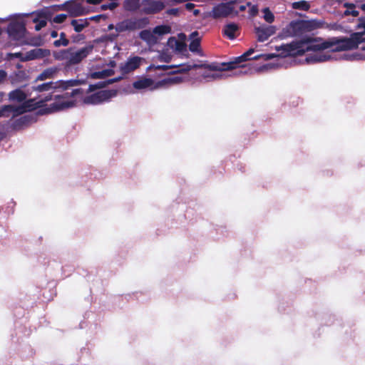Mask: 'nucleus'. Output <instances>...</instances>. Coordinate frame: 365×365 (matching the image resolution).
I'll use <instances>...</instances> for the list:
<instances>
[{
	"label": "nucleus",
	"mask_w": 365,
	"mask_h": 365,
	"mask_svg": "<svg viewBox=\"0 0 365 365\" xmlns=\"http://www.w3.org/2000/svg\"><path fill=\"white\" fill-rule=\"evenodd\" d=\"M331 46L332 43L328 41H322L319 38L304 36L299 41H294L289 43L276 47V50L280 52V55L284 57L299 56L308 51H324Z\"/></svg>",
	"instance_id": "obj_1"
},
{
	"label": "nucleus",
	"mask_w": 365,
	"mask_h": 365,
	"mask_svg": "<svg viewBox=\"0 0 365 365\" xmlns=\"http://www.w3.org/2000/svg\"><path fill=\"white\" fill-rule=\"evenodd\" d=\"M254 48H250L242 55L237 57L234 61H230L227 63H200V64H194L192 66H187L185 68H182L180 71H190L193 68H205L209 71H226L236 69L237 68H240L239 72L237 73H245L246 71H243V66H240L239 64L240 63L247 61L250 59L258 60L260 58V56H256L252 58L250 56L254 53Z\"/></svg>",
	"instance_id": "obj_2"
},
{
	"label": "nucleus",
	"mask_w": 365,
	"mask_h": 365,
	"mask_svg": "<svg viewBox=\"0 0 365 365\" xmlns=\"http://www.w3.org/2000/svg\"><path fill=\"white\" fill-rule=\"evenodd\" d=\"M93 45H87L78 51H74L75 48L71 47L60 51L56 56V58L65 61V66L70 67L71 66L80 63L90 53L93 52Z\"/></svg>",
	"instance_id": "obj_3"
},
{
	"label": "nucleus",
	"mask_w": 365,
	"mask_h": 365,
	"mask_svg": "<svg viewBox=\"0 0 365 365\" xmlns=\"http://www.w3.org/2000/svg\"><path fill=\"white\" fill-rule=\"evenodd\" d=\"M83 93V90L82 88H76L73 89L71 93L66 92L61 96H56L55 101L49 106L40 109L38 113L41 115L48 114L72 108L75 106L76 102L73 100H68V98Z\"/></svg>",
	"instance_id": "obj_4"
},
{
	"label": "nucleus",
	"mask_w": 365,
	"mask_h": 365,
	"mask_svg": "<svg viewBox=\"0 0 365 365\" xmlns=\"http://www.w3.org/2000/svg\"><path fill=\"white\" fill-rule=\"evenodd\" d=\"M317 28V24L313 21L296 20L292 21L284 29L285 36L299 37L310 32Z\"/></svg>",
	"instance_id": "obj_5"
},
{
	"label": "nucleus",
	"mask_w": 365,
	"mask_h": 365,
	"mask_svg": "<svg viewBox=\"0 0 365 365\" xmlns=\"http://www.w3.org/2000/svg\"><path fill=\"white\" fill-rule=\"evenodd\" d=\"M149 24L147 17L130 18L116 24L115 29L118 33L132 31L145 28Z\"/></svg>",
	"instance_id": "obj_6"
},
{
	"label": "nucleus",
	"mask_w": 365,
	"mask_h": 365,
	"mask_svg": "<svg viewBox=\"0 0 365 365\" xmlns=\"http://www.w3.org/2000/svg\"><path fill=\"white\" fill-rule=\"evenodd\" d=\"M235 4V1L218 4L209 12L208 16L214 19L227 18L234 13Z\"/></svg>",
	"instance_id": "obj_7"
},
{
	"label": "nucleus",
	"mask_w": 365,
	"mask_h": 365,
	"mask_svg": "<svg viewBox=\"0 0 365 365\" xmlns=\"http://www.w3.org/2000/svg\"><path fill=\"white\" fill-rule=\"evenodd\" d=\"M112 90H103L84 97L83 102L87 105H98L108 101L115 95Z\"/></svg>",
	"instance_id": "obj_8"
},
{
	"label": "nucleus",
	"mask_w": 365,
	"mask_h": 365,
	"mask_svg": "<svg viewBox=\"0 0 365 365\" xmlns=\"http://www.w3.org/2000/svg\"><path fill=\"white\" fill-rule=\"evenodd\" d=\"M359 34H352L351 38H344L338 40L336 43H333L329 48L333 51H347L355 49L357 48V42H359ZM331 43V41H329Z\"/></svg>",
	"instance_id": "obj_9"
},
{
	"label": "nucleus",
	"mask_w": 365,
	"mask_h": 365,
	"mask_svg": "<svg viewBox=\"0 0 365 365\" xmlns=\"http://www.w3.org/2000/svg\"><path fill=\"white\" fill-rule=\"evenodd\" d=\"M25 32L26 27L23 22L12 21L8 25L7 33L14 40L22 38L24 36Z\"/></svg>",
	"instance_id": "obj_10"
},
{
	"label": "nucleus",
	"mask_w": 365,
	"mask_h": 365,
	"mask_svg": "<svg viewBox=\"0 0 365 365\" xmlns=\"http://www.w3.org/2000/svg\"><path fill=\"white\" fill-rule=\"evenodd\" d=\"M142 12L145 14H155L165 8V4L160 1L143 0Z\"/></svg>",
	"instance_id": "obj_11"
},
{
	"label": "nucleus",
	"mask_w": 365,
	"mask_h": 365,
	"mask_svg": "<svg viewBox=\"0 0 365 365\" xmlns=\"http://www.w3.org/2000/svg\"><path fill=\"white\" fill-rule=\"evenodd\" d=\"M255 31L257 37V41L259 42H264L275 34L276 29L274 26L263 24L255 27Z\"/></svg>",
	"instance_id": "obj_12"
},
{
	"label": "nucleus",
	"mask_w": 365,
	"mask_h": 365,
	"mask_svg": "<svg viewBox=\"0 0 365 365\" xmlns=\"http://www.w3.org/2000/svg\"><path fill=\"white\" fill-rule=\"evenodd\" d=\"M179 38L181 40L176 39L175 37H170L168 41V45L171 48L175 49V51L178 53H183L184 51H187V44L185 42L186 36L185 34L181 33L178 35Z\"/></svg>",
	"instance_id": "obj_13"
},
{
	"label": "nucleus",
	"mask_w": 365,
	"mask_h": 365,
	"mask_svg": "<svg viewBox=\"0 0 365 365\" xmlns=\"http://www.w3.org/2000/svg\"><path fill=\"white\" fill-rule=\"evenodd\" d=\"M142 58L139 56H134L129 58L128 61L120 66V70L123 76L128 74L129 73L135 71L140 66Z\"/></svg>",
	"instance_id": "obj_14"
},
{
	"label": "nucleus",
	"mask_w": 365,
	"mask_h": 365,
	"mask_svg": "<svg viewBox=\"0 0 365 365\" xmlns=\"http://www.w3.org/2000/svg\"><path fill=\"white\" fill-rule=\"evenodd\" d=\"M195 63H193L194 65ZM187 66H192V64H181V65H170V66H168V65H158V66H155L154 64H151L148 67V71H153V70H160V71H166L169 69H171V68H179L178 70H175V71H170L168 73V75H173V74H176V73H186L188 71H180L182 70V68H185V67H186Z\"/></svg>",
	"instance_id": "obj_15"
},
{
	"label": "nucleus",
	"mask_w": 365,
	"mask_h": 365,
	"mask_svg": "<svg viewBox=\"0 0 365 365\" xmlns=\"http://www.w3.org/2000/svg\"><path fill=\"white\" fill-rule=\"evenodd\" d=\"M52 99V96L51 94L46 96L43 99L39 100L36 101L35 98H31L27 101H24L22 103L27 111H33L37 108H41L44 106V103L47 101H49Z\"/></svg>",
	"instance_id": "obj_16"
},
{
	"label": "nucleus",
	"mask_w": 365,
	"mask_h": 365,
	"mask_svg": "<svg viewBox=\"0 0 365 365\" xmlns=\"http://www.w3.org/2000/svg\"><path fill=\"white\" fill-rule=\"evenodd\" d=\"M240 34V27L235 23L226 24L222 29V35L230 40L236 38Z\"/></svg>",
	"instance_id": "obj_17"
},
{
	"label": "nucleus",
	"mask_w": 365,
	"mask_h": 365,
	"mask_svg": "<svg viewBox=\"0 0 365 365\" xmlns=\"http://www.w3.org/2000/svg\"><path fill=\"white\" fill-rule=\"evenodd\" d=\"M68 12L71 16L77 17L81 16L87 13L86 9L82 6L81 3L76 1H69Z\"/></svg>",
	"instance_id": "obj_18"
},
{
	"label": "nucleus",
	"mask_w": 365,
	"mask_h": 365,
	"mask_svg": "<svg viewBox=\"0 0 365 365\" xmlns=\"http://www.w3.org/2000/svg\"><path fill=\"white\" fill-rule=\"evenodd\" d=\"M49 54V50L36 48L27 52L26 57L24 58H22V61H29L36 58H41L48 56Z\"/></svg>",
	"instance_id": "obj_19"
},
{
	"label": "nucleus",
	"mask_w": 365,
	"mask_h": 365,
	"mask_svg": "<svg viewBox=\"0 0 365 365\" xmlns=\"http://www.w3.org/2000/svg\"><path fill=\"white\" fill-rule=\"evenodd\" d=\"M154 84V81L148 78H141L133 82V86L137 90H141L151 87Z\"/></svg>",
	"instance_id": "obj_20"
},
{
	"label": "nucleus",
	"mask_w": 365,
	"mask_h": 365,
	"mask_svg": "<svg viewBox=\"0 0 365 365\" xmlns=\"http://www.w3.org/2000/svg\"><path fill=\"white\" fill-rule=\"evenodd\" d=\"M71 25L76 32L80 33L89 26V22L88 19H73L71 21Z\"/></svg>",
	"instance_id": "obj_21"
},
{
	"label": "nucleus",
	"mask_w": 365,
	"mask_h": 365,
	"mask_svg": "<svg viewBox=\"0 0 365 365\" xmlns=\"http://www.w3.org/2000/svg\"><path fill=\"white\" fill-rule=\"evenodd\" d=\"M9 98L11 101L24 102L26 98V93L21 89L17 88L9 93Z\"/></svg>",
	"instance_id": "obj_22"
},
{
	"label": "nucleus",
	"mask_w": 365,
	"mask_h": 365,
	"mask_svg": "<svg viewBox=\"0 0 365 365\" xmlns=\"http://www.w3.org/2000/svg\"><path fill=\"white\" fill-rule=\"evenodd\" d=\"M198 32L197 31H193L190 34L191 38H194L195 36H198ZM189 49L191 52L193 53H200V38H193L191 42L189 44Z\"/></svg>",
	"instance_id": "obj_23"
},
{
	"label": "nucleus",
	"mask_w": 365,
	"mask_h": 365,
	"mask_svg": "<svg viewBox=\"0 0 365 365\" xmlns=\"http://www.w3.org/2000/svg\"><path fill=\"white\" fill-rule=\"evenodd\" d=\"M57 82H47L33 87V90L38 92L48 91L57 88Z\"/></svg>",
	"instance_id": "obj_24"
},
{
	"label": "nucleus",
	"mask_w": 365,
	"mask_h": 365,
	"mask_svg": "<svg viewBox=\"0 0 365 365\" xmlns=\"http://www.w3.org/2000/svg\"><path fill=\"white\" fill-rule=\"evenodd\" d=\"M115 73L113 69H104L100 71H95L90 74V77L93 79H103L113 75Z\"/></svg>",
	"instance_id": "obj_25"
},
{
	"label": "nucleus",
	"mask_w": 365,
	"mask_h": 365,
	"mask_svg": "<svg viewBox=\"0 0 365 365\" xmlns=\"http://www.w3.org/2000/svg\"><path fill=\"white\" fill-rule=\"evenodd\" d=\"M329 55H325L322 53H315L314 55H311L306 58V61L307 63H318V62H324L330 59Z\"/></svg>",
	"instance_id": "obj_26"
},
{
	"label": "nucleus",
	"mask_w": 365,
	"mask_h": 365,
	"mask_svg": "<svg viewBox=\"0 0 365 365\" xmlns=\"http://www.w3.org/2000/svg\"><path fill=\"white\" fill-rule=\"evenodd\" d=\"M56 71L57 70L55 68H46L36 77V81H44L53 78Z\"/></svg>",
	"instance_id": "obj_27"
},
{
	"label": "nucleus",
	"mask_w": 365,
	"mask_h": 365,
	"mask_svg": "<svg viewBox=\"0 0 365 365\" xmlns=\"http://www.w3.org/2000/svg\"><path fill=\"white\" fill-rule=\"evenodd\" d=\"M123 7L126 11H135L140 7V0H125Z\"/></svg>",
	"instance_id": "obj_28"
},
{
	"label": "nucleus",
	"mask_w": 365,
	"mask_h": 365,
	"mask_svg": "<svg viewBox=\"0 0 365 365\" xmlns=\"http://www.w3.org/2000/svg\"><path fill=\"white\" fill-rule=\"evenodd\" d=\"M292 8L294 9H299L302 11H307L310 8L309 4L306 1H296L292 4Z\"/></svg>",
	"instance_id": "obj_29"
},
{
	"label": "nucleus",
	"mask_w": 365,
	"mask_h": 365,
	"mask_svg": "<svg viewBox=\"0 0 365 365\" xmlns=\"http://www.w3.org/2000/svg\"><path fill=\"white\" fill-rule=\"evenodd\" d=\"M68 44H69V41H68V39L66 38V35L64 32H61L60 34V39L56 40L53 42V45L56 47H59L61 46H67Z\"/></svg>",
	"instance_id": "obj_30"
},
{
	"label": "nucleus",
	"mask_w": 365,
	"mask_h": 365,
	"mask_svg": "<svg viewBox=\"0 0 365 365\" xmlns=\"http://www.w3.org/2000/svg\"><path fill=\"white\" fill-rule=\"evenodd\" d=\"M170 31V27L168 26H165V25L157 26L153 29V32L155 34H158V35H163L165 34H168Z\"/></svg>",
	"instance_id": "obj_31"
},
{
	"label": "nucleus",
	"mask_w": 365,
	"mask_h": 365,
	"mask_svg": "<svg viewBox=\"0 0 365 365\" xmlns=\"http://www.w3.org/2000/svg\"><path fill=\"white\" fill-rule=\"evenodd\" d=\"M264 14V19L269 24L272 23L274 21V16L268 7L264 8L262 10Z\"/></svg>",
	"instance_id": "obj_32"
},
{
	"label": "nucleus",
	"mask_w": 365,
	"mask_h": 365,
	"mask_svg": "<svg viewBox=\"0 0 365 365\" xmlns=\"http://www.w3.org/2000/svg\"><path fill=\"white\" fill-rule=\"evenodd\" d=\"M107 86H108V83H107V81L98 82L95 84H91V85H89L87 92L88 93L93 92L97 89H101V88H105Z\"/></svg>",
	"instance_id": "obj_33"
},
{
	"label": "nucleus",
	"mask_w": 365,
	"mask_h": 365,
	"mask_svg": "<svg viewBox=\"0 0 365 365\" xmlns=\"http://www.w3.org/2000/svg\"><path fill=\"white\" fill-rule=\"evenodd\" d=\"M344 6L348 8V9L344 12L346 15H352L354 17H356L359 16V13L358 11L355 10V6L353 4H348L346 3L344 4Z\"/></svg>",
	"instance_id": "obj_34"
},
{
	"label": "nucleus",
	"mask_w": 365,
	"mask_h": 365,
	"mask_svg": "<svg viewBox=\"0 0 365 365\" xmlns=\"http://www.w3.org/2000/svg\"><path fill=\"white\" fill-rule=\"evenodd\" d=\"M178 82H180V78L178 77L167 78L158 81L157 85L164 86L167 84H173Z\"/></svg>",
	"instance_id": "obj_35"
},
{
	"label": "nucleus",
	"mask_w": 365,
	"mask_h": 365,
	"mask_svg": "<svg viewBox=\"0 0 365 365\" xmlns=\"http://www.w3.org/2000/svg\"><path fill=\"white\" fill-rule=\"evenodd\" d=\"M13 105H4L0 107V117H9Z\"/></svg>",
	"instance_id": "obj_36"
},
{
	"label": "nucleus",
	"mask_w": 365,
	"mask_h": 365,
	"mask_svg": "<svg viewBox=\"0 0 365 365\" xmlns=\"http://www.w3.org/2000/svg\"><path fill=\"white\" fill-rule=\"evenodd\" d=\"M26 112V110L23 104L19 106H13V108L11 110V113H14V116L21 115Z\"/></svg>",
	"instance_id": "obj_37"
},
{
	"label": "nucleus",
	"mask_w": 365,
	"mask_h": 365,
	"mask_svg": "<svg viewBox=\"0 0 365 365\" xmlns=\"http://www.w3.org/2000/svg\"><path fill=\"white\" fill-rule=\"evenodd\" d=\"M28 121L29 120L27 116L21 117L20 118L15 120V122L14 123V128H20L24 125L26 124Z\"/></svg>",
	"instance_id": "obj_38"
},
{
	"label": "nucleus",
	"mask_w": 365,
	"mask_h": 365,
	"mask_svg": "<svg viewBox=\"0 0 365 365\" xmlns=\"http://www.w3.org/2000/svg\"><path fill=\"white\" fill-rule=\"evenodd\" d=\"M34 22L36 23L35 26L36 31H40L42 28L46 26V21L45 19H38L36 18L34 19Z\"/></svg>",
	"instance_id": "obj_39"
},
{
	"label": "nucleus",
	"mask_w": 365,
	"mask_h": 365,
	"mask_svg": "<svg viewBox=\"0 0 365 365\" xmlns=\"http://www.w3.org/2000/svg\"><path fill=\"white\" fill-rule=\"evenodd\" d=\"M118 6V2H110L108 4H102L101 6V9L102 11H106L107 9L114 10Z\"/></svg>",
	"instance_id": "obj_40"
},
{
	"label": "nucleus",
	"mask_w": 365,
	"mask_h": 365,
	"mask_svg": "<svg viewBox=\"0 0 365 365\" xmlns=\"http://www.w3.org/2000/svg\"><path fill=\"white\" fill-rule=\"evenodd\" d=\"M67 18V15L65 14H60L56 15L53 19V21L56 24H61L65 21Z\"/></svg>",
	"instance_id": "obj_41"
},
{
	"label": "nucleus",
	"mask_w": 365,
	"mask_h": 365,
	"mask_svg": "<svg viewBox=\"0 0 365 365\" xmlns=\"http://www.w3.org/2000/svg\"><path fill=\"white\" fill-rule=\"evenodd\" d=\"M80 84V81L78 80H70L66 82H63V88L67 89L70 86H76Z\"/></svg>",
	"instance_id": "obj_42"
},
{
	"label": "nucleus",
	"mask_w": 365,
	"mask_h": 365,
	"mask_svg": "<svg viewBox=\"0 0 365 365\" xmlns=\"http://www.w3.org/2000/svg\"><path fill=\"white\" fill-rule=\"evenodd\" d=\"M251 5V3L250 2H247L246 5H240L239 6V10H237V11H234V13L232 14H234L235 16H237L238 15L239 12L240 11H244L246 10V8H247V6H250Z\"/></svg>",
	"instance_id": "obj_43"
},
{
	"label": "nucleus",
	"mask_w": 365,
	"mask_h": 365,
	"mask_svg": "<svg viewBox=\"0 0 365 365\" xmlns=\"http://www.w3.org/2000/svg\"><path fill=\"white\" fill-rule=\"evenodd\" d=\"M166 14L169 15L178 16L179 14V9L177 8L170 9L166 11Z\"/></svg>",
	"instance_id": "obj_44"
},
{
	"label": "nucleus",
	"mask_w": 365,
	"mask_h": 365,
	"mask_svg": "<svg viewBox=\"0 0 365 365\" xmlns=\"http://www.w3.org/2000/svg\"><path fill=\"white\" fill-rule=\"evenodd\" d=\"M85 38L84 35L83 34H78V35H75V36H72V40H73V42L76 43V42H78L81 40H83Z\"/></svg>",
	"instance_id": "obj_45"
},
{
	"label": "nucleus",
	"mask_w": 365,
	"mask_h": 365,
	"mask_svg": "<svg viewBox=\"0 0 365 365\" xmlns=\"http://www.w3.org/2000/svg\"><path fill=\"white\" fill-rule=\"evenodd\" d=\"M159 60L161 61L169 63L171 61V57L168 55H160L159 56Z\"/></svg>",
	"instance_id": "obj_46"
},
{
	"label": "nucleus",
	"mask_w": 365,
	"mask_h": 365,
	"mask_svg": "<svg viewBox=\"0 0 365 365\" xmlns=\"http://www.w3.org/2000/svg\"><path fill=\"white\" fill-rule=\"evenodd\" d=\"M7 77V73L4 70H0V84L3 83Z\"/></svg>",
	"instance_id": "obj_47"
},
{
	"label": "nucleus",
	"mask_w": 365,
	"mask_h": 365,
	"mask_svg": "<svg viewBox=\"0 0 365 365\" xmlns=\"http://www.w3.org/2000/svg\"><path fill=\"white\" fill-rule=\"evenodd\" d=\"M123 78V76H122L113 78H111V79H108V80H107V83H108V85H110V84L118 82V81H120Z\"/></svg>",
	"instance_id": "obj_48"
},
{
	"label": "nucleus",
	"mask_w": 365,
	"mask_h": 365,
	"mask_svg": "<svg viewBox=\"0 0 365 365\" xmlns=\"http://www.w3.org/2000/svg\"><path fill=\"white\" fill-rule=\"evenodd\" d=\"M103 17H104L103 15L99 14V15H96V16H91L90 18H88L87 19H88V22L90 21H98L101 18H103Z\"/></svg>",
	"instance_id": "obj_49"
},
{
	"label": "nucleus",
	"mask_w": 365,
	"mask_h": 365,
	"mask_svg": "<svg viewBox=\"0 0 365 365\" xmlns=\"http://www.w3.org/2000/svg\"><path fill=\"white\" fill-rule=\"evenodd\" d=\"M354 34H359L360 35V38H359V42H357V47L359 46V45L360 43L365 42V37H364V33L356 32V33H354Z\"/></svg>",
	"instance_id": "obj_50"
},
{
	"label": "nucleus",
	"mask_w": 365,
	"mask_h": 365,
	"mask_svg": "<svg viewBox=\"0 0 365 365\" xmlns=\"http://www.w3.org/2000/svg\"><path fill=\"white\" fill-rule=\"evenodd\" d=\"M357 28L358 29H363L364 31L362 33H364V34H365V19H361L360 20V23L358 24Z\"/></svg>",
	"instance_id": "obj_51"
},
{
	"label": "nucleus",
	"mask_w": 365,
	"mask_h": 365,
	"mask_svg": "<svg viewBox=\"0 0 365 365\" xmlns=\"http://www.w3.org/2000/svg\"><path fill=\"white\" fill-rule=\"evenodd\" d=\"M68 5H69V1H66L64 4H63L61 6H59L58 8H59L60 10H64V11H68V9L69 7Z\"/></svg>",
	"instance_id": "obj_52"
},
{
	"label": "nucleus",
	"mask_w": 365,
	"mask_h": 365,
	"mask_svg": "<svg viewBox=\"0 0 365 365\" xmlns=\"http://www.w3.org/2000/svg\"><path fill=\"white\" fill-rule=\"evenodd\" d=\"M150 33L148 31L144 30L140 32V38L143 39H146L147 36H149Z\"/></svg>",
	"instance_id": "obj_53"
},
{
	"label": "nucleus",
	"mask_w": 365,
	"mask_h": 365,
	"mask_svg": "<svg viewBox=\"0 0 365 365\" xmlns=\"http://www.w3.org/2000/svg\"><path fill=\"white\" fill-rule=\"evenodd\" d=\"M103 0H86V2L89 4L97 5L101 4Z\"/></svg>",
	"instance_id": "obj_54"
},
{
	"label": "nucleus",
	"mask_w": 365,
	"mask_h": 365,
	"mask_svg": "<svg viewBox=\"0 0 365 365\" xmlns=\"http://www.w3.org/2000/svg\"><path fill=\"white\" fill-rule=\"evenodd\" d=\"M257 12H258V9H257V6H253L251 8V9H250V14H251V15H252V16H255V15H257Z\"/></svg>",
	"instance_id": "obj_55"
},
{
	"label": "nucleus",
	"mask_w": 365,
	"mask_h": 365,
	"mask_svg": "<svg viewBox=\"0 0 365 365\" xmlns=\"http://www.w3.org/2000/svg\"><path fill=\"white\" fill-rule=\"evenodd\" d=\"M195 7V5L192 3H187L185 4V8L187 9V10H191L193 8Z\"/></svg>",
	"instance_id": "obj_56"
},
{
	"label": "nucleus",
	"mask_w": 365,
	"mask_h": 365,
	"mask_svg": "<svg viewBox=\"0 0 365 365\" xmlns=\"http://www.w3.org/2000/svg\"><path fill=\"white\" fill-rule=\"evenodd\" d=\"M262 56L264 57L265 60H269V59H271L274 56V54H264V55H262Z\"/></svg>",
	"instance_id": "obj_57"
},
{
	"label": "nucleus",
	"mask_w": 365,
	"mask_h": 365,
	"mask_svg": "<svg viewBox=\"0 0 365 365\" xmlns=\"http://www.w3.org/2000/svg\"><path fill=\"white\" fill-rule=\"evenodd\" d=\"M51 38H56L58 36V32L56 31H52L51 32Z\"/></svg>",
	"instance_id": "obj_58"
},
{
	"label": "nucleus",
	"mask_w": 365,
	"mask_h": 365,
	"mask_svg": "<svg viewBox=\"0 0 365 365\" xmlns=\"http://www.w3.org/2000/svg\"><path fill=\"white\" fill-rule=\"evenodd\" d=\"M12 55H13L14 56L16 57V58H21V59L23 58L21 57L22 53H20V52H19V53H14V54H12Z\"/></svg>",
	"instance_id": "obj_59"
},
{
	"label": "nucleus",
	"mask_w": 365,
	"mask_h": 365,
	"mask_svg": "<svg viewBox=\"0 0 365 365\" xmlns=\"http://www.w3.org/2000/svg\"><path fill=\"white\" fill-rule=\"evenodd\" d=\"M38 17L41 18V17H46V12H41L40 14H38Z\"/></svg>",
	"instance_id": "obj_60"
},
{
	"label": "nucleus",
	"mask_w": 365,
	"mask_h": 365,
	"mask_svg": "<svg viewBox=\"0 0 365 365\" xmlns=\"http://www.w3.org/2000/svg\"><path fill=\"white\" fill-rule=\"evenodd\" d=\"M5 134L2 132H0V142L4 138Z\"/></svg>",
	"instance_id": "obj_61"
},
{
	"label": "nucleus",
	"mask_w": 365,
	"mask_h": 365,
	"mask_svg": "<svg viewBox=\"0 0 365 365\" xmlns=\"http://www.w3.org/2000/svg\"><path fill=\"white\" fill-rule=\"evenodd\" d=\"M115 26H114L113 24H109L108 26V30H112L115 28Z\"/></svg>",
	"instance_id": "obj_62"
},
{
	"label": "nucleus",
	"mask_w": 365,
	"mask_h": 365,
	"mask_svg": "<svg viewBox=\"0 0 365 365\" xmlns=\"http://www.w3.org/2000/svg\"><path fill=\"white\" fill-rule=\"evenodd\" d=\"M199 13H200V11H199L198 9H195V10H194V11H193V14H194L195 16H197V15L199 14Z\"/></svg>",
	"instance_id": "obj_63"
},
{
	"label": "nucleus",
	"mask_w": 365,
	"mask_h": 365,
	"mask_svg": "<svg viewBox=\"0 0 365 365\" xmlns=\"http://www.w3.org/2000/svg\"><path fill=\"white\" fill-rule=\"evenodd\" d=\"M360 8L363 10V11H365V4H363L360 6Z\"/></svg>",
	"instance_id": "obj_64"
}]
</instances>
